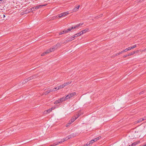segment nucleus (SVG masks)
<instances>
[{"label": "nucleus", "mask_w": 146, "mask_h": 146, "mask_svg": "<svg viewBox=\"0 0 146 146\" xmlns=\"http://www.w3.org/2000/svg\"><path fill=\"white\" fill-rule=\"evenodd\" d=\"M128 49V50H129L131 49L132 48H131V46L130 47H129L127 48Z\"/></svg>", "instance_id": "obj_36"}, {"label": "nucleus", "mask_w": 146, "mask_h": 146, "mask_svg": "<svg viewBox=\"0 0 146 146\" xmlns=\"http://www.w3.org/2000/svg\"><path fill=\"white\" fill-rule=\"evenodd\" d=\"M55 108V107H52V108H51L49 109L48 110L45 111H44V112L45 113H49L50 112L52 111V110H54V109Z\"/></svg>", "instance_id": "obj_4"}, {"label": "nucleus", "mask_w": 146, "mask_h": 146, "mask_svg": "<svg viewBox=\"0 0 146 146\" xmlns=\"http://www.w3.org/2000/svg\"><path fill=\"white\" fill-rule=\"evenodd\" d=\"M144 145V146H146V144H145Z\"/></svg>", "instance_id": "obj_53"}, {"label": "nucleus", "mask_w": 146, "mask_h": 146, "mask_svg": "<svg viewBox=\"0 0 146 146\" xmlns=\"http://www.w3.org/2000/svg\"><path fill=\"white\" fill-rule=\"evenodd\" d=\"M53 90H54V91H53V92H55L56 91V89H55V88H53Z\"/></svg>", "instance_id": "obj_48"}, {"label": "nucleus", "mask_w": 146, "mask_h": 146, "mask_svg": "<svg viewBox=\"0 0 146 146\" xmlns=\"http://www.w3.org/2000/svg\"><path fill=\"white\" fill-rule=\"evenodd\" d=\"M52 52L51 51V49H50V48L49 49H48V50H46L45 52V53H46L47 54V53H49L50 52Z\"/></svg>", "instance_id": "obj_17"}, {"label": "nucleus", "mask_w": 146, "mask_h": 146, "mask_svg": "<svg viewBox=\"0 0 146 146\" xmlns=\"http://www.w3.org/2000/svg\"><path fill=\"white\" fill-rule=\"evenodd\" d=\"M61 14L62 15V17H63L69 14V13L68 11L65 12L61 13Z\"/></svg>", "instance_id": "obj_7"}, {"label": "nucleus", "mask_w": 146, "mask_h": 146, "mask_svg": "<svg viewBox=\"0 0 146 146\" xmlns=\"http://www.w3.org/2000/svg\"><path fill=\"white\" fill-rule=\"evenodd\" d=\"M127 56H131V54H130V53H129L128 54H127Z\"/></svg>", "instance_id": "obj_47"}, {"label": "nucleus", "mask_w": 146, "mask_h": 146, "mask_svg": "<svg viewBox=\"0 0 146 146\" xmlns=\"http://www.w3.org/2000/svg\"><path fill=\"white\" fill-rule=\"evenodd\" d=\"M144 146V145H141V146Z\"/></svg>", "instance_id": "obj_54"}, {"label": "nucleus", "mask_w": 146, "mask_h": 146, "mask_svg": "<svg viewBox=\"0 0 146 146\" xmlns=\"http://www.w3.org/2000/svg\"><path fill=\"white\" fill-rule=\"evenodd\" d=\"M72 38H72L71 37V38H69V39H70V40H73V39Z\"/></svg>", "instance_id": "obj_49"}, {"label": "nucleus", "mask_w": 146, "mask_h": 146, "mask_svg": "<svg viewBox=\"0 0 146 146\" xmlns=\"http://www.w3.org/2000/svg\"><path fill=\"white\" fill-rule=\"evenodd\" d=\"M144 119L145 120L146 119V116H145L144 117Z\"/></svg>", "instance_id": "obj_50"}, {"label": "nucleus", "mask_w": 146, "mask_h": 146, "mask_svg": "<svg viewBox=\"0 0 146 146\" xmlns=\"http://www.w3.org/2000/svg\"><path fill=\"white\" fill-rule=\"evenodd\" d=\"M75 92L70 93L68 94L66 97H63L61 98L59 100H68L71 98L73 97L76 95Z\"/></svg>", "instance_id": "obj_1"}, {"label": "nucleus", "mask_w": 146, "mask_h": 146, "mask_svg": "<svg viewBox=\"0 0 146 146\" xmlns=\"http://www.w3.org/2000/svg\"><path fill=\"white\" fill-rule=\"evenodd\" d=\"M123 52L122 51L121 52H119V53H117L116 54V55H119V54H122V53H123Z\"/></svg>", "instance_id": "obj_32"}, {"label": "nucleus", "mask_w": 146, "mask_h": 146, "mask_svg": "<svg viewBox=\"0 0 146 146\" xmlns=\"http://www.w3.org/2000/svg\"><path fill=\"white\" fill-rule=\"evenodd\" d=\"M55 89H56V90H58L60 89L59 88V87H58V86H57V87H55Z\"/></svg>", "instance_id": "obj_33"}, {"label": "nucleus", "mask_w": 146, "mask_h": 146, "mask_svg": "<svg viewBox=\"0 0 146 146\" xmlns=\"http://www.w3.org/2000/svg\"><path fill=\"white\" fill-rule=\"evenodd\" d=\"M144 119L143 118H140L139 120L137 121V123H139L141 122L142 121L144 120Z\"/></svg>", "instance_id": "obj_18"}, {"label": "nucleus", "mask_w": 146, "mask_h": 146, "mask_svg": "<svg viewBox=\"0 0 146 146\" xmlns=\"http://www.w3.org/2000/svg\"><path fill=\"white\" fill-rule=\"evenodd\" d=\"M54 46L57 49L58 47H60V43H58L56 44V45Z\"/></svg>", "instance_id": "obj_16"}, {"label": "nucleus", "mask_w": 146, "mask_h": 146, "mask_svg": "<svg viewBox=\"0 0 146 146\" xmlns=\"http://www.w3.org/2000/svg\"><path fill=\"white\" fill-rule=\"evenodd\" d=\"M86 145V146H90V143L89 142H88Z\"/></svg>", "instance_id": "obj_35"}, {"label": "nucleus", "mask_w": 146, "mask_h": 146, "mask_svg": "<svg viewBox=\"0 0 146 146\" xmlns=\"http://www.w3.org/2000/svg\"><path fill=\"white\" fill-rule=\"evenodd\" d=\"M128 56H127V54L126 55H124V56H123V57L124 58H125L127 57Z\"/></svg>", "instance_id": "obj_44"}, {"label": "nucleus", "mask_w": 146, "mask_h": 146, "mask_svg": "<svg viewBox=\"0 0 146 146\" xmlns=\"http://www.w3.org/2000/svg\"><path fill=\"white\" fill-rule=\"evenodd\" d=\"M3 1V0H0V3H2V1Z\"/></svg>", "instance_id": "obj_45"}, {"label": "nucleus", "mask_w": 146, "mask_h": 146, "mask_svg": "<svg viewBox=\"0 0 146 146\" xmlns=\"http://www.w3.org/2000/svg\"><path fill=\"white\" fill-rule=\"evenodd\" d=\"M101 138V137L100 136H99V137H96V138H97V140H99V139H100V138Z\"/></svg>", "instance_id": "obj_39"}, {"label": "nucleus", "mask_w": 146, "mask_h": 146, "mask_svg": "<svg viewBox=\"0 0 146 146\" xmlns=\"http://www.w3.org/2000/svg\"><path fill=\"white\" fill-rule=\"evenodd\" d=\"M65 30H64L62 32H60L59 33V35H62V34H64V33H65Z\"/></svg>", "instance_id": "obj_21"}, {"label": "nucleus", "mask_w": 146, "mask_h": 146, "mask_svg": "<svg viewBox=\"0 0 146 146\" xmlns=\"http://www.w3.org/2000/svg\"><path fill=\"white\" fill-rule=\"evenodd\" d=\"M58 144V143H54L53 144V145H50L49 146H55L57 145Z\"/></svg>", "instance_id": "obj_22"}, {"label": "nucleus", "mask_w": 146, "mask_h": 146, "mask_svg": "<svg viewBox=\"0 0 146 146\" xmlns=\"http://www.w3.org/2000/svg\"><path fill=\"white\" fill-rule=\"evenodd\" d=\"M50 49H51L52 52L54 51L56 49L54 45Z\"/></svg>", "instance_id": "obj_13"}, {"label": "nucleus", "mask_w": 146, "mask_h": 146, "mask_svg": "<svg viewBox=\"0 0 146 146\" xmlns=\"http://www.w3.org/2000/svg\"><path fill=\"white\" fill-rule=\"evenodd\" d=\"M26 79L25 80H24L23 81V82H22V83H23V84H25V83H26V82H26Z\"/></svg>", "instance_id": "obj_40"}, {"label": "nucleus", "mask_w": 146, "mask_h": 146, "mask_svg": "<svg viewBox=\"0 0 146 146\" xmlns=\"http://www.w3.org/2000/svg\"><path fill=\"white\" fill-rule=\"evenodd\" d=\"M64 87H65V85L63 84L58 86L60 89L64 88Z\"/></svg>", "instance_id": "obj_19"}, {"label": "nucleus", "mask_w": 146, "mask_h": 146, "mask_svg": "<svg viewBox=\"0 0 146 146\" xmlns=\"http://www.w3.org/2000/svg\"><path fill=\"white\" fill-rule=\"evenodd\" d=\"M72 40H70V39H69V38H68V39H67V42H68V41H71Z\"/></svg>", "instance_id": "obj_42"}, {"label": "nucleus", "mask_w": 146, "mask_h": 146, "mask_svg": "<svg viewBox=\"0 0 146 146\" xmlns=\"http://www.w3.org/2000/svg\"><path fill=\"white\" fill-rule=\"evenodd\" d=\"M89 142L90 143V144H92V143H93L94 142L93 141V139H92V140L89 141Z\"/></svg>", "instance_id": "obj_30"}, {"label": "nucleus", "mask_w": 146, "mask_h": 146, "mask_svg": "<svg viewBox=\"0 0 146 146\" xmlns=\"http://www.w3.org/2000/svg\"><path fill=\"white\" fill-rule=\"evenodd\" d=\"M72 123V122H71V121H70L68 123H67V124L66 125V127H67L68 126H69Z\"/></svg>", "instance_id": "obj_20"}, {"label": "nucleus", "mask_w": 146, "mask_h": 146, "mask_svg": "<svg viewBox=\"0 0 146 146\" xmlns=\"http://www.w3.org/2000/svg\"><path fill=\"white\" fill-rule=\"evenodd\" d=\"M82 25V24H81V23H80L76 25V26L77 28H78L79 26H80V25Z\"/></svg>", "instance_id": "obj_26"}, {"label": "nucleus", "mask_w": 146, "mask_h": 146, "mask_svg": "<svg viewBox=\"0 0 146 146\" xmlns=\"http://www.w3.org/2000/svg\"><path fill=\"white\" fill-rule=\"evenodd\" d=\"M139 93L140 95H142L143 94H145L146 93V91L145 90H143Z\"/></svg>", "instance_id": "obj_11"}, {"label": "nucleus", "mask_w": 146, "mask_h": 146, "mask_svg": "<svg viewBox=\"0 0 146 146\" xmlns=\"http://www.w3.org/2000/svg\"><path fill=\"white\" fill-rule=\"evenodd\" d=\"M80 7V6L78 5L77 7H76L73 10V11L74 12H76V11H77L78 10Z\"/></svg>", "instance_id": "obj_8"}, {"label": "nucleus", "mask_w": 146, "mask_h": 146, "mask_svg": "<svg viewBox=\"0 0 146 146\" xmlns=\"http://www.w3.org/2000/svg\"><path fill=\"white\" fill-rule=\"evenodd\" d=\"M81 115V114H79V113H78V115H77L76 116H74V117H72L71 120V121L72 122H73L76 119Z\"/></svg>", "instance_id": "obj_3"}, {"label": "nucleus", "mask_w": 146, "mask_h": 146, "mask_svg": "<svg viewBox=\"0 0 146 146\" xmlns=\"http://www.w3.org/2000/svg\"><path fill=\"white\" fill-rule=\"evenodd\" d=\"M46 5H40L33 7L29 9L30 10L29 11V12H32L33 11H35L37 9L41 8L43 6H45Z\"/></svg>", "instance_id": "obj_2"}, {"label": "nucleus", "mask_w": 146, "mask_h": 146, "mask_svg": "<svg viewBox=\"0 0 146 146\" xmlns=\"http://www.w3.org/2000/svg\"><path fill=\"white\" fill-rule=\"evenodd\" d=\"M136 52V51H133V52H130V53L131 55L133 54H135V53Z\"/></svg>", "instance_id": "obj_29"}, {"label": "nucleus", "mask_w": 146, "mask_h": 146, "mask_svg": "<svg viewBox=\"0 0 146 146\" xmlns=\"http://www.w3.org/2000/svg\"><path fill=\"white\" fill-rule=\"evenodd\" d=\"M140 143V141H137L135 142L132 144L131 145H129V146H135L136 145L138 144L139 143Z\"/></svg>", "instance_id": "obj_5"}, {"label": "nucleus", "mask_w": 146, "mask_h": 146, "mask_svg": "<svg viewBox=\"0 0 146 146\" xmlns=\"http://www.w3.org/2000/svg\"><path fill=\"white\" fill-rule=\"evenodd\" d=\"M93 141H94V142L96 141L97 140V138H94V139H93Z\"/></svg>", "instance_id": "obj_37"}, {"label": "nucleus", "mask_w": 146, "mask_h": 146, "mask_svg": "<svg viewBox=\"0 0 146 146\" xmlns=\"http://www.w3.org/2000/svg\"><path fill=\"white\" fill-rule=\"evenodd\" d=\"M50 93L49 90L48 89V90H47L46 91L44 92L43 93V95L44 94L46 95L48 93Z\"/></svg>", "instance_id": "obj_12"}, {"label": "nucleus", "mask_w": 146, "mask_h": 146, "mask_svg": "<svg viewBox=\"0 0 146 146\" xmlns=\"http://www.w3.org/2000/svg\"><path fill=\"white\" fill-rule=\"evenodd\" d=\"M74 29V27H71V28H70V29H71V30L72 29Z\"/></svg>", "instance_id": "obj_46"}, {"label": "nucleus", "mask_w": 146, "mask_h": 146, "mask_svg": "<svg viewBox=\"0 0 146 146\" xmlns=\"http://www.w3.org/2000/svg\"><path fill=\"white\" fill-rule=\"evenodd\" d=\"M47 54L46 53H45V52H44L41 54V56H44L45 55V54Z\"/></svg>", "instance_id": "obj_34"}, {"label": "nucleus", "mask_w": 146, "mask_h": 146, "mask_svg": "<svg viewBox=\"0 0 146 146\" xmlns=\"http://www.w3.org/2000/svg\"><path fill=\"white\" fill-rule=\"evenodd\" d=\"M71 30L70 28L68 29L67 30H65V33H67L68 31H70Z\"/></svg>", "instance_id": "obj_24"}, {"label": "nucleus", "mask_w": 146, "mask_h": 146, "mask_svg": "<svg viewBox=\"0 0 146 146\" xmlns=\"http://www.w3.org/2000/svg\"><path fill=\"white\" fill-rule=\"evenodd\" d=\"M62 101H55L54 102V104H59L58 106L60 105V102H62Z\"/></svg>", "instance_id": "obj_14"}, {"label": "nucleus", "mask_w": 146, "mask_h": 146, "mask_svg": "<svg viewBox=\"0 0 146 146\" xmlns=\"http://www.w3.org/2000/svg\"><path fill=\"white\" fill-rule=\"evenodd\" d=\"M65 141H66V138H63L61 140V141H59L58 142H56V143H62L63 142H64Z\"/></svg>", "instance_id": "obj_10"}, {"label": "nucleus", "mask_w": 146, "mask_h": 146, "mask_svg": "<svg viewBox=\"0 0 146 146\" xmlns=\"http://www.w3.org/2000/svg\"><path fill=\"white\" fill-rule=\"evenodd\" d=\"M137 46L136 44H135L133 46H131V48L132 49L136 47Z\"/></svg>", "instance_id": "obj_28"}, {"label": "nucleus", "mask_w": 146, "mask_h": 146, "mask_svg": "<svg viewBox=\"0 0 146 146\" xmlns=\"http://www.w3.org/2000/svg\"><path fill=\"white\" fill-rule=\"evenodd\" d=\"M89 30V29L88 28H86L85 30L82 31H81L82 32V34H83L84 33H86V32L88 31Z\"/></svg>", "instance_id": "obj_9"}, {"label": "nucleus", "mask_w": 146, "mask_h": 146, "mask_svg": "<svg viewBox=\"0 0 146 146\" xmlns=\"http://www.w3.org/2000/svg\"><path fill=\"white\" fill-rule=\"evenodd\" d=\"M76 34H75V35H73V36H72V38H75V37H76Z\"/></svg>", "instance_id": "obj_41"}, {"label": "nucleus", "mask_w": 146, "mask_h": 146, "mask_svg": "<svg viewBox=\"0 0 146 146\" xmlns=\"http://www.w3.org/2000/svg\"><path fill=\"white\" fill-rule=\"evenodd\" d=\"M68 137H68V136H67L66 137V138H66V140H67L69 139H68Z\"/></svg>", "instance_id": "obj_43"}, {"label": "nucleus", "mask_w": 146, "mask_h": 146, "mask_svg": "<svg viewBox=\"0 0 146 146\" xmlns=\"http://www.w3.org/2000/svg\"><path fill=\"white\" fill-rule=\"evenodd\" d=\"M5 17V15H3V18Z\"/></svg>", "instance_id": "obj_52"}, {"label": "nucleus", "mask_w": 146, "mask_h": 146, "mask_svg": "<svg viewBox=\"0 0 146 146\" xmlns=\"http://www.w3.org/2000/svg\"><path fill=\"white\" fill-rule=\"evenodd\" d=\"M62 17V15H61V13L58 15V17L56 16V17L58 18V17L61 18Z\"/></svg>", "instance_id": "obj_25"}, {"label": "nucleus", "mask_w": 146, "mask_h": 146, "mask_svg": "<svg viewBox=\"0 0 146 146\" xmlns=\"http://www.w3.org/2000/svg\"><path fill=\"white\" fill-rule=\"evenodd\" d=\"M127 51H128V49H127V48L126 49H125V50H123V51H122V52H126Z\"/></svg>", "instance_id": "obj_31"}, {"label": "nucleus", "mask_w": 146, "mask_h": 146, "mask_svg": "<svg viewBox=\"0 0 146 146\" xmlns=\"http://www.w3.org/2000/svg\"><path fill=\"white\" fill-rule=\"evenodd\" d=\"M68 139H70V138H72V137H74V136H73V135H72V134H71L70 135L68 136Z\"/></svg>", "instance_id": "obj_23"}, {"label": "nucleus", "mask_w": 146, "mask_h": 146, "mask_svg": "<svg viewBox=\"0 0 146 146\" xmlns=\"http://www.w3.org/2000/svg\"><path fill=\"white\" fill-rule=\"evenodd\" d=\"M82 34H82V31H81L80 33H78L76 34V37H77Z\"/></svg>", "instance_id": "obj_15"}, {"label": "nucleus", "mask_w": 146, "mask_h": 146, "mask_svg": "<svg viewBox=\"0 0 146 146\" xmlns=\"http://www.w3.org/2000/svg\"><path fill=\"white\" fill-rule=\"evenodd\" d=\"M69 84V82H67V83H65V84H64L65 85V86L67 85H68V84Z\"/></svg>", "instance_id": "obj_38"}, {"label": "nucleus", "mask_w": 146, "mask_h": 146, "mask_svg": "<svg viewBox=\"0 0 146 146\" xmlns=\"http://www.w3.org/2000/svg\"><path fill=\"white\" fill-rule=\"evenodd\" d=\"M35 77V76H30V77L27 78V79H26V82H28L29 80L33 79Z\"/></svg>", "instance_id": "obj_6"}, {"label": "nucleus", "mask_w": 146, "mask_h": 146, "mask_svg": "<svg viewBox=\"0 0 146 146\" xmlns=\"http://www.w3.org/2000/svg\"><path fill=\"white\" fill-rule=\"evenodd\" d=\"M74 27V29H76V28H77V27H76V26H75Z\"/></svg>", "instance_id": "obj_51"}, {"label": "nucleus", "mask_w": 146, "mask_h": 146, "mask_svg": "<svg viewBox=\"0 0 146 146\" xmlns=\"http://www.w3.org/2000/svg\"><path fill=\"white\" fill-rule=\"evenodd\" d=\"M48 90H49L50 92H54L53 91H54L53 90V89H48Z\"/></svg>", "instance_id": "obj_27"}]
</instances>
